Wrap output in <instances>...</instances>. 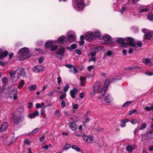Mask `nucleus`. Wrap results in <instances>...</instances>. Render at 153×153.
<instances>
[{
  "label": "nucleus",
  "instance_id": "f257e3e1",
  "mask_svg": "<svg viewBox=\"0 0 153 153\" xmlns=\"http://www.w3.org/2000/svg\"><path fill=\"white\" fill-rule=\"evenodd\" d=\"M90 0H73L72 6L77 11L82 10L87 6L90 5Z\"/></svg>",
  "mask_w": 153,
  "mask_h": 153
},
{
  "label": "nucleus",
  "instance_id": "f03ea898",
  "mask_svg": "<svg viewBox=\"0 0 153 153\" xmlns=\"http://www.w3.org/2000/svg\"><path fill=\"white\" fill-rule=\"evenodd\" d=\"M29 49L27 48L24 47L21 48L18 52V53L21 55L19 57V59L23 60L27 59L31 56V54L29 53Z\"/></svg>",
  "mask_w": 153,
  "mask_h": 153
},
{
  "label": "nucleus",
  "instance_id": "7ed1b4c3",
  "mask_svg": "<svg viewBox=\"0 0 153 153\" xmlns=\"http://www.w3.org/2000/svg\"><path fill=\"white\" fill-rule=\"evenodd\" d=\"M16 140V138L14 137V134H10L8 136L4 138L3 143L8 145H9L12 143H14Z\"/></svg>",
  "mask_w": 153,
  "mask_h": 153
},
{
  "label": "nucleus",
  "instance_id": "20e7f679",
  "mask_svg": "<svg viewBox=\"0 0 153 153\" xmlns=\"http://www.w3.org/2000/svg\"><path fill=\"white\" fill-rule=\"evenodd\" d=\"M65 52L64 48H60L55 53V56L58 59H62L64 56Z\"/></svg>",
  "mask_w": 153,
  "mask_h": 153
},
{
  "label": "nucleus",
  "instance_id": "39448f33",
  "mask_svg": "<svg viewBox=\"0 0 153 153\" xmlns=\"http://www.w3.org/2000/svg\"><path fill=\"white\" fill-rule=\"evenodd\" d=\"M67 36L69 42H73L75 41L76 37L75 33L74 31L68 32L67 33Z\"/></svg>",
  "mask_w": 153,
  "mask_h": 153
},
{
  "label": "nucleus",
  "instance_id": "423d86ee",
  "mask_svg": "<svg viewBox=\"0 0 153 153\" xmlns=\"http://www.w3.org/2000/svg\"><path fill=\"white\" fill-rule=\"evenodd\" d=\"M44 70V68L41 65H36L33 68V71L36 73H42Z\"/></svg>",
  "mask_w": 153,
  "mask_h": 153
},
{
  "label": "nucleus",
  "instance_id": "0eeeda50",
  "mask_svg": "<svg viewBox=\"0 0 153 153\" xmlns=\"http://www.w3.org/2000/svg\"><path fill=\"white\" fill-rule=\"evenodd\" d=\"M8 54V52L6 51H4L0 55V65L4 66L6 63L2 62L3 58L6 57Z\"/></svg>",
  "mask_w": 153,
  "mask_h": 153
},
{
  "label": "nucleus",
  "instance_id": "6e6552de",
  "mask_svg": "<svg viewBox=\"0 0 153 153\" xmlns=\"http://www.w3.org/2000/svg\"><path fill=\"white\" fill-rule=\"evenodd\" d=\"M16 72L15 71H12L10 73V80L13 82H15L17 81V80L19 78V76H15Z\"/></svg>",
  "mask_w": 153,
  "mask_h": 153
},
{
  "label": "nucleus",
  "instance_id": "1a4fd4ad",
  "mask_svg": "<svg viewBox=\"0 0 153 153\" xmlns=\"http://www.w3.org/2000/svg\"><path fill=\"white\" fill-rule=\"evenodd\" d=\"M111 37L107 34H104L102 37V39L105 42L104 44H108L111 42Z\"/></svg>",
  "mask_w": 153,
  "mask_h": 153
},
{
  "label": "nucleus",
  "instance_id": "9d476101",
  "mask_svg": "<svg viewBox=\"0 0 153 153\" xmlns=\"http://www.w3.org/2000/svg\"><path fill=\"white\" fill-rule=\"evenodd\" d=\"M83 136L84 140L88 143H91L93 141V137L91 135H87L85 134Z\"/></svg>",
  "mask_w": 153,
  "mask_h": 153
},
{
  "label": "nucleus",
  "instance_id": "9b49d317",
  "mask_svg": "<svg viewBox=\"0 0 153 153\" xmlns=\"http://www.w3.org/2000/svg\"><path fill=\"white\" fill-rule=\"evenodd\" d=\"M125 40L128 45L133 46L134 43V39L130 37H128L125 38Z\"/></svg>",
  "mask_w": 153,
  "mask_h": 153
},
{
  "label": "nucleus",
  "instance_id": "f8f14e48",
  "mask_svg": "<svg viewBox=\"0 0 153 153\" xmlns=\"http://www.w3.org/2000/svg\"><path fill=\"white\" fill-rule=\"evenodd\" d=\"M8 126V123L7 122H4L1 125L0 127V131L1 132L5 131L7 129Z\"/></svg>",
  "mask_w": 153,
  "mask_h": 153
},
{
  "label": "nucleus",
  "instance_id": "ddd939ff",
  "mask_svg": "<svg viewBox=\"0 0 153 153\" xmlns=\"http://www.w3.org/2000/svg\"><path fill=\"white\" fill-rule=\"evenodd\" d=\"M66 38L64 35L60 36L57 39V41L60 44H64L66 41Z\"/></svg>",
  "mask_w": 153,
  "mask_h": 153
},
{
  "label": "nucleus",
  "instance_id": "4468645a",
  "mask_svg": "<svg viewBox=\"0 0 153 153\" xmlns=\"http://www.w3.org/2000/svg\"><path fill=\"white\" fill-rule=\"evenodd\" d=\"M94 33L93 32H88L86 34V38L87 40L91 41L94 38Z\"/></svg>",
  "mask_w": 153,
  "mask_h": 153
},
{
  "label": "nucleus",
  "instance_id": "2eb2a0df",
  "mask_svg": "<svg viewBox=\"0 0 153 153\" xmlns=\"http://www.w3.org/2000/svg\"><path fill=\"white\" fill-rule=\"evenodd\" d=\"M17 73L19 76H24L26 74L23 68H20L16 71Z\"/></svg>",
  "mask_w": 153,
  "mask_h": 153
},
{
  "label": "nucleus",
  "instance_id": "dca6fc26",
  "mask_svg": "<svg viewBox=\"0 0 153 153\" xmlns=\"http://www.w3.org/2000/svg\"><path fill=\"white\" fill-rule=\"evenodd\" d=\"M78 92V90L77 89L74 88L71 90L70 92V95L71 97L73 98H74L76 97V95L77 94Z\"/></svg>",
  "mask_w": 153,
  "mask_h": 153
},
{
  "label": "nucleus",
  "instance_id": "f3484780",
  "mask_svg": "<svg viewBox=\"0 0 153 153\" xmlns=\"http://www.w3.org/2000/svg\"><path fill=\"white\" fill-rule=\"evenodd\" d=\"M68 124L70 128L72 130L75 131L76 130L77 128L75 122H71Z\"/></svg>",
  "mask_w": 153,
  "mask_h": 153
},
{
  "label": "nucleus",
  "instance_id": "a211bd4d",
  "mask_svg": "<svg viewBox=\"0 0 153 153\" xmlns=\"http://www.w3.org/2000/svg\"><path fill=\"white\" fill-rule=\"evenodd\" d=\"M136 147L137 146L135 144L132 145H128L126 148V149L128 152H130L135 149Z\"/></svg>",
  "mask_w": 153,
  "mask_h": 153
},
{
  "label": "nucleus",
  "instance_id": "6ab92c4d",
  "mask_svg": "<svg viewBox=\"0 0 153 153\" xmlns=\"http://www.w3.org/2000/svg\"><path fill=\"white\" fill-rule=\"evenodd\" d=\"M149 8L147 7L146 6H143L140 7V10L139 11V13L145 12L148 11Z\"/></svg>",
  "mask_w": 153,
  "mask_h": 153
},
{
  "label": "nucleus",
  "instance_id": "aec40b11",
  "mask_svg": "<svg viewBox=\"0 0 153 153\" xmlns=\"http://www.w3.org/2000/svg\"><path fill=\"white\" fill-rule=\"evenodd\" d=\"M23 118V117L22 116H21L20 117H18L16 116H14V118H13V119L14 123L16 124H17L19 123L21 119Z\"/></svg>",
  "mask_w": 153,
  "mask_h": 153
},
{
  "label": "nucleus",
  "instance_id": "412c9836",
  "mask_svg": "<svg viewBox=\"0 0 153 153\" xmlns=\"http://www.w3.org/2000/svg\"><path fill=\"white\" fill-rule=\"evenodd\" d=\"M53 45V41L52 40L48 41L45 44V46L46 48L51 47Z\"/></svg>",
  "mask_w": 153,
  "mask_h": 153
},
{
  "label": "nucleus",
  "instance_id": "4be33fe9",
  "mask_svg": "<svg viewBox=\"0 0 153 153\" xmlns=\"http://www.w3.org/2000/svg\"><path fill=\"white\" fill-rule=\"evenodd\" d=\"M94 89L96 91H99L101 89V87L99 83L98 82H96L93 85Z\"/></svg>",
  "mask_w": 153,
  "mask_h": 153
},
{
  "label": "nucleus",
  "instance_id": "5701e85b",
  "mask_svg": "<svg viewBox=\"0 0 153 153\" xmlns=\"http://www.w3.org/2000/svg\"><path fill=\"white\" fill-rule=\"evenodd\" d=\"M128 8V7H127L124 5L122 6L121 9L119 10V12L122 15H123L125 14L126 11Z\"/></svg>",
  "mask_w": 153,
  "mask_h": 153
},
{
  "label": "nucleus",
  "instance_id": "b1692460",
  "mask_svg": "<svg viewBox=\"0 0 153 153\" xmlns=\"http://www.w3.org/2000/svg\"><path fill=\"white\" fill-rule=\"evenodd\" d=\"M147 137L146 140H150L151 139L153 138V131H149L146 134Z\"/></svg>",
  "mask_w": 153,
  "mask_h": 153
},
{
  "label": "nucleus",
  "instance_id": "393cba45",
  "mask_svg": "<svg viewBox=\"0 0 153 153\" xmlns=\"http://www.w3.org/2000/svg\"><path fill=\"white\" fill-rule=\"evenodd\" d=\"M140 137L141 139L143 142L148 143L149 141V140H146L147 137L146 134L144 135L143 134H142Z\"/></svg>",
  "mask_w": 153,
  "mask_h": 153
},
{
  "label": "nucleus",
  "instance_id": "a878e982",
  "mask_svg": "<svg viewBox=\"0 0 153 153\" xmlns=\"http://www.w3.org/2000/svg\"><path fill=\"white\" fill-rule=\"evenodd\" d=\"M93 34L94 37L97 38H99L101 36L100 32L98 30H95Z\"/></svg>",
  "mask_w": 153,
  "mask_h": 153
},
{
  "label": "nucleus",
  "instance_id": "bb28decb",
  "mask_svg": "<svg viewBox=\"0 0 153 153\" xmlns=\"http://www.w3.org/2000/svg\"><path fill=\"white\" fill-rule=\"evenodd\" d=\"M142 45V43L141 41H139L136 44L134 43L133 47H134L135 48H137V47H140Z\"/></svg>",
  "mask_w": 153,
  "mask_h": 153
},
{
  "label": "nucleus",
  "instance_id": "cd10ccee",
  "mask_svg": "<svg viewBox=\"0 0 153 153\" xmlns=\"http://www.w3.org/2000/svg\"><path fill=\"white\" fill-rule=\"evenodd\" d=\"M107 88H105L101 89L99 93L101 94L102 96H104L106 93Z\"/></svg>",
  "mask_w": 153,
  "mask_h": 153
},
{
  "label": "nucleus",
  "instance_id": "c85d7f7f",
  "mask_svg": "<svg viewBox=\"0 0 153 153\" xmlns=\"http://www.w3.org/2000/svg\"><path fill=\"white\" fill-rule=\"evenodd\" d=\"M143 63L146 64H149L150 66L152 65L151 62H150V59L149 58H146V59H143Z\"/></svg>",
  "mask_w": 153,
  "mask_h": 153
},
{
  "label": "nucleus",
  "instance_id": "c756f323",
  "mask_svg": "<svg viewBox=\"0 0 153 153\" xmlns=\"http://www.w3.org/2000/svg\"><path fill=\"white\" fill-rule=\"evenodd\" d=\"M125 39H124L122 38L118 37L117 38L116 41L117 43H120L121 45L122 43L125 42Z\"/></svg>",
  "mask_w": 153,
  "mask_h": 153
},
{
  "label": "nucleus",
  "instance_id": "7c9ffc66",
  "mask_svg": "<svg viewBox=\"0 0 153 153\" xmlns=\"http://www.w3.org/2000/svg\"><path fill=\"white\" fill-rule=\"evenodd\" d=\"M152 35L149 33H148L145 34L144 36V39L146 40L150 39L151 38Z\"/></svg>",
  "mask_w": 153,
  "mask_h": 153
},
{
  "label": "nucleus",
  "instance_id": "2f4dec72",
  "mask_svg": "<svg viewBox=\"0 0 153 153\" xmlns=\"http://www.w3.org/2000/svg\"><path fill=\"white\" fill-rule=\"evenodd\" d=\"M110 83V80L109 79H107L104 82V88H107Z\"/></svg>",
  "mask_w": 153,
  "mask_h": 153
},
{
  "label": "nucleus",
  "instance_id": "473e14b6",
  "mask_svg": "<svg viewBox=\"0 0 153 153\" xmlns=\"http://www.w3.org/2000/svg\"><path fill=\"white\" fill-rule=\"evenodd\" d=\"M104 101L106 103H110L111 102V97L110 95H108L105 97Z\"/></svg>",
  "mask_w": 153,
  "mask_h": 153
},
{
  "label": "nucleus",
  "instance_id": "72a5a7b5",
  "mask_svg": "<svg viewBox=\"0 0 153 153\" xmlns=\"http://www.w3.org/2000/svg\"><path fill=\"white\" fill-rule=\"evenodd\" d=\"M70 71L71 73L75 74L77 72L78 69L77 68L74 66L72 69H70Z\"/></svg>",
  "mask_w": 153,
  "mask_h": 153
},
{
  "label": "nucleus",
  "instance_id": "f704fd0d",
  "mask_svg": "<svg viewBox=\"0 0 153 153\" xmlns=\"http://www.w3.org/2000/svg\"><path fill=\"white\" fill-rule=\"evenodd\" d=\"M133 102V101H128L125 102L122 106L123 108L128 106L131 103Z\"/></svg>",
  "mask_w": 153,
  "mask_h": 153
},
{
  "label": "nucleus",
  "instance_id": "c9c22d12",
  "mask_svg": "<svg viewBox=\"0 0 153 153\" xmlns=\"http://www.w3.org/2000/svg\"><path fill=\"white\" fill-rule=\"evenodd\" d=\"M147 19L151 21H153V15L152 13H149L148 17Z\"/></svg>",
  "mask_w": 153,
  "mask_h": 153
},
{
  "label": "nucleus",
  "instance_id": "e433bc0d",
  "mask_svg": "<svg viewBox=\"0 0 153 153\" xmlns=\"http://www.w3.org/2000/svg\"><path fill=\"white\" fill-rule=\"evenodd\" d=\"M29 90L31 91H33L35 90L37 88L36 85H31L29 86Z\"/></svg>",
  "mask_w": 153,
  "mask_h": 153
},
{
  "label": "nucleus",
  "instance_id": "4c0bfd02",
  "mask_svg": "<svg viewBox=\"0 0 153 153\" xmlns=\"http://www.w3.org/2000/svg\"><path fill=\"white\" fill-rule=\"evenodd\" d=\"M39 129L36 128L34 129L33 131L29 133L30 135L33 134L37 133L39 131Z\"/></svg>",
  "mask_w": 153,
  "mask_h": 153
},
{
  "label": "nucleus",
  "instance_id": "58836bf2",
  "mask_svg": "<svg viewBox=\"0 0 153 153\" xmlns=\"http://www.w3.org/2000/svg\"><path fill=\"white\" fill-rule=\"evenodd\" d=\"M43 41L42 40H40L38 41L36 43V45L37 46H40L43 45Z\"/></svg>",
  "mask_w": 153,
  "mask_h": 153
},
{
  "label": "nucleus",
  "instance_id": "ea45409f",
  "mask_svg": "<svg viewBox=\"0 0 153 153\" xmlns=\"http://www.w3.org/2000/svg\"><path fill=\"white\" fill-rule=\"evenodd\" d=\"M72 148L76 150L77 152H80V149L76 145H74L72 146Z\"/></svg>",
  "mask_w": 153,
  "mask_h": 153
},
{
  "label": "nucleus",
  "instance_id": "a19ab883",
  "mask_svg": "<svg viewBox=\"0 0 153 153\" xmlns=\"http://www.w3.org/2000/svg\"><path fill=\"white\" fill-rule=\"evenodd\" d=\"M145 109L147 111H149L150 110H153V105H152L150 107H145Z\"/></svg>",
  "mask_w": 153,
  "mask_h": 153
},
{
  "label": "nucleus",
  "instance_id": "79ce46f5",
  "mask_svg": "<svg viewBox=\"0 0 153 153\" xmlns=\"http://www.w3.org/2000/svg\"><path fill=\"white\" fill-rule=\"evenodd\" d=\"M2 82L4 85H6L8 82V80L6 77H4L2 79Z\"/></svg>",
  "mask_w": 153,
  "mask_h": 153
},
{
  "label": "nucleus",
  "instance_id": "37998d69",
  "mask_svg": "<svg viewBox=\"0 0 153 153\" xmlns=\"http://www.w3.org/2000/svg\"><path fill=\"white\" fill-rule=\"evenodd\" d=\"M46 107V106H44V107H42L41 114L42 115H44L45 114V109Z\"/></svg>",
  "mask_w": 153,
  "mask_h": 153
},
{
  "label": "nucleus",
  "instance_id": "c03bdc74",
  "mask_svg": "<svg viewBox=\"0 0 153 153\" xmlns=\"http://www.w3.org/2000/svg\"><path fill=\"white\" fill-rule=\"evenodd\" d=\"M96 91H97L94 89L92 90L90 94V96L91 97H93Z\"/></svg>",
  "mask_w": 153,
  "mask_h": 153
},
{
  "label": "nucleus",
  "instance_id": "a18cd8bd",
  "mask_svg": "<svg viewBox=\"0 0 153 153\" xmlns=\"http://www.w3.org/2000/svg\"><path fill=\"white\" fill-rule=\"evenodd\" d=\"M146 127V124L145 123H144L143 124L140 128V130H144Z\"/></svg>",
  "mask_w": 153,
  "mask_h": 153
},
{
  "label": "nucleus",
  "instance_id": "49530a36",
  "mask_svg": "<svg viewBox=\"0 0 153 153\" xmlns=\"http://www.w3.org/2000/svg\"><path fill=\"white\" fill-rule=\"evenodd\" d=\"M70 47L71 49H74L77 48V45L76 44L74 43L71 45Z\"/></svg>",
  "mask_w": 153,
  "mask_h": 153
},
{
  "label": "nucleus",
  "instance_id": "de8ad7c7",
  "mask_svg": "<svg viewBox=\"0 0 153 153\" xmlns=\"http://www.w3.org/2000/svg\"><path fill=\"white\" fill-rule=\"evenodd\" d=\"M85 121L86 122H88L90 121V118L87 117V114H85L84 115Z\"/></svg>",
  "mask_w": 153,
  "mask_h": 153
},
{
  "label": "nucleus",
  "instance_id": "09e8293b",
  "mask_svg": "<svg viewBox=\"0 0 153 153\" xmlns=\"http://www.w3.org/2000/svg\"><path fill=\"white\" fill-rule=\"evenodd\" d=\"M66 94L65 93H63V94L61 95L59 97V99L60 100H62L66 97Z\"/></svg>",
  "mask_w": 153,
  "mask_h": 153
},
{
  "label": "nucleus",
  "instance_id": "8fccbe9b",
  "mask_svg": "<svg viewBox=\"0 0 153 153\" xmlns=\"http://www.w3.org/2000/svg\"><path fill=\"white\" fill-rule=\"evenodd\" d=\"M58 48L57 45H54L52 46L51 48V50L52 51H56Z\"/></svg>",
  "mask_w": 153,
  "mask_h": 153
},
{
  "label": "nucleus",
  "instance_id": "3c124183",
  "mask_svg": "<svg viewBox=\"0 0 153 153\" xmlns=\"http://www.w3.org/2000/svg\"><path fill=\"white\" fill-rule=\"evenodd\" d=\"M129 67L130 69V70H131L132 69H135L137 68L139 69L140 68V67H138L136 65H134V66H130Z\"/></svg>",
  "mask_w": 153,
  "mask_h": 153
},
{
  "label": "nucleus",
  "instance_id": "603ef678",
  "mask_svg": "<svg viewBox=\"0 0 153 153\" xmlns=\"http://www.w3.org/2000/svg\"><path fill=\"white\" fill-rule=\"evenodd\" d=\"M57 83L58 85H60L62 81L61 78L59 76L57 78Z\"/></svg>",
  "mask_w": 153,
  "mask_h": 153
},
{
  "label": "nucleus",
  "instance_id": "864d4df0",
  "mask_svg": "<svg viewBox=\"0 0 153 153\" xmlns=\"http://www.w3.org/2000/svg\"><path fill=\"white\" fill-rule=\"evenodd\" d=\"M61 103L62 108H63L66 106V102L65 101H62Z\"/></svg>",
  "mask_w": 153,
  "mask_h": 153
},
{
  "label": "nucleus",
  "instance_id": "5fc2aeb1",
  "mask_svg": "<svg viewBox=\"0 0 153 153\" xmlns=\"http://www.w3.org/2000/svg\"><path fill=\"white\" fill-rule=\"evenodd\" d=\"M75 52L78 55H81L82 53L81 51L79 49H76L75 51Z\"/></svg>",
  "mask_w": 153,
  "mask_h": 153
},
{
  "label": "nucleus",
  "instance_id": "6e6d98bb",
  "mask_svg": "<svg viewBox=\"0 0 153 153\" xmlns=\"http://www.w3.org/2000/svg\"><path fill=\"white\" fill-rule=\"evenodd\" d=\"M69 87V86L68 85H66L65 86V87H64V88L63 91L64 92H67L68 91V90Z\"/></svg>",
  "mask_w": 153,
  "mask_h": 153
},
{
  "label": "nucleus",
  "instance_id": "4d7b16f0",
  "mask_svg": "<svg viewBox=\"0 0 153 153\" xmlns=\"http://www.w3.org/2000/svg\"><path fill=\"white\" fill-rule=\"evenodd\" d=\"M44 60V57L43 56L40 57L38 59L39 63L40 64Z\"/></svg>",
  "mask_w": 153,
  "mask_h": 153
},
{
  "label": "nucleus",
  "instance_id": "13d9d810",
  "mask_svg": "<svg viewBox=\"0 0 153 153\" xmlns=\"http://www.w3.org/2000/svg\"><path fill=\"white\" fill-rule=\"evenodd\" d=\"M96 60V58L95 57L93 58H89L88 61L89 62H91L92 61L95 62Z\"/></svg>",
  "mask_w": 153,
  "mask_h": 153
},
{
  "label": "nucleus",
  "instance_id": "bf43d9fd",
  "mask_svg": "<svg viewBox=\"0 0 153 153\" xmlns=\"http://www.w3.org/2000/svg\"><path fill=\"white\" fill-rule=\"evenodd\" d=\"M137 110H131L129 112L128 114L129 115H131L133 113L136 112Z\"/></svg>",
  "mask_w": 153,
  "mask_h": 153
},
{
  "label": "nucleus",
  "instance_id": "052dcab7",
  "mask_svg": "<svg viewBox=\"0 0 153 153\" xmlns=\"http://www.w3.org/2000/svg\"><path fill=\"white\" fill-rule=\"evenodd\" d=\"M130 122L133 124H134L138 123V121L136 119H133V120L130 121Z\"/></svg>",
  "mask_w": 153,
  "mask_h": 153
},
{
  "label": "nucleus",
  "instance_id": "680f3d73",
  "mask_svg": "<svg viewBox=\"0 0 153 153\" xmlns=\"http://www.w3.org/2000/svg\"><path fill=\"white\" fill-rule=\"evenodd\" d=\"M28 117L31 119H33L35 118V116H34L33 113L30 114L28 115Z\"/></svg>",
  "mask_w": 153,
  "mask_h": 153
},
{
  "label": "nucleus",
  "instance_id": "e2e57ef3",
  "mask_svg": "<svg viewBox=\"0 0 153 153\" xmlns=\"http://www.w3.org/2000/svg\"><path fill=\"white\" fill-rule=\"evenodd\" d=\"M125 42H124L123 43H122L121 44V46L122 47H125V48H126L127 47L128 44H127L126 42V43H125Z\"/></svg>",
  "mask_w": 153,
  "mask_h": 153
},
{
  "label": "nucleus",
  "instance_id": "0e129e2a",
  "mask_svg": "<svg viewBox=\"0 0 153 153\" xmlns=\"http://www.w3.org/2000/svg\"><path fill=\"white\" fill-rule=\"evenodd\" d=\"M23 108L22 107H20L18 108L17 111L18 112H19L20 113H21L23 111Z\"/></svg>",
  "mask_w": 153,
  "mask_h": 153
},
{
  "label": "nucleus",
  "instance_id": "69168bd1",
  "mask_svg": "<svg viewBox=\"0 0 153 153\" xmlns=\"http://www.w3.org/2000/svg\"><path fill=\"white\" fill-rule=\"evenodd\" d=\"M65 66L69 68L70 69H72V68L73 67V65H70V64H67L65 65Z\"/></svg>",
  "mask_w": 153,
  "mask_h": 153
},
{
  "label": "nucleus",
  "instance_id": "338daca9",
  "mask_svg": "<svg viewBox=\"0 0 153 153\" xmlns=\"http://www.w3.org/2000/svg\"><path fill=\"white\" fill-rule=\"evenodd\" d=\"M86 79V78L85 77L81 76L80 78V80L81 82H83L85 81Z\"/></svg>",
  "mask_w": 153,
  "mask_h": 153
},
{
  "label": "nucleus",
  "instance_id": "774afa93",
  "mask_svg": "<svg viewBox=\"0 0 153 153\" xmlns=\"http://www.w3.org/2000/svg\"><path fill=\"white\" fill-rule=\"evenodd\" d=\"M112 54V52L110 51H108L106 53V55L108 56H110Z\"/></svg>",
  "mask_w": 153,
  "mask_h": 153
}]
</instances>
